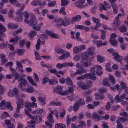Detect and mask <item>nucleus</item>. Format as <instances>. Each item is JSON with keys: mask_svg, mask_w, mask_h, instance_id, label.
<instances>
[{"mask_svg": "<svg viewBox=\"0 0 128 128\" xmlns=\"http://www.w3.org/2000/svg\"><path fill=\"white\" fill-rule=\"evenodd\" d=\"M102 68L99 65H94L92 67H91L90 71L92 74H86L84 75V79L86 78L91 80H96V78L95 76L96 72V74L99 76L102 75L103 73L100 70Z\"/></svg>", "mask_w": 128, "mask_h": 128, "instance_id": "f257e3e1", "label": "nucleus"}, {"mask_svg": "<svg viewBox=\"0 0 128 128\" xmlns=\"http://www.w3.org/2000/svg\"><path fill=\"white\" fill-rule=\"evenodd\" d=\"M30 23L31 26L33 27L34 30L38 31H39L40 30V27H41L43 25V24L41 23L40 24L39 27H37V22L36 21V17L35 15L33 14H31L30 16Z\"/></svg>", "mask_w": 128, "mask_h": 128, "instance_id": "f03ea898", "label": "nucleus"}, {"mask_svg": "<svg viewBox=\"0 0 128 128\" xmlns=\"http://www.w3.org/2000/svg\"><path fill=\"white\" fill-rule=\"evenodd\" d=\"M92 48L91 47L89 48L85 52L82 54L81 56L82 61H87L89 56L93 55L94 52L92 51Z\"/></svg>", "mask_w": 128, "mask_h": 128, "instance_id": "7ed1b4c3", "label": "nucleus"}, {"mask_svg": "<svg viewBox=\"0 0 128 128\" xmlns=\"http://www.w3.org/2000/svg\"><path fill=\"white\" fill-rule=\"evenodd\" d=\"M107 51L110 53L113 52L112 56H113L114 59L118 62L122 63L123 58L122 56L119 55L118 52H113L114 50L112 48L108 49Z\"/></svg>", "mask_w": 128, "mask_h": 128, "instance_id": "20e7f679", "label": "nucleus"}, {"mask_svg": "<svg viewBox=\"0 0 128 128\" xmlns=\"http://www.w3.org/2000/svg\"><path fill=\"white\" fill-rule=\"evenodd\" d=\"M64 19L66 21L65 22L64 20L62 21V23L60 24H57L56 25L57 27L58 28H61L62 26H63L64 27H67L68 25H70L73 22L72 20H71L70 18H64Z\"/></svg>", "mask_w": 128, "mask_h": 128, "instance_id": "39448f33", "label": "nucleus"}, {"mask_svg": "<svg viewBox=\"0 0 128 128\" xmlns=\"http://www.w3.org/2000/svg\"><path fill=\"white\" fill-rule=\"evenodd\" d=\"M85 104V102L84 99L80 98L78 102L74 103V111L76 112L78 110L79 108L81 106H84Z\"/></svg>", "mask_w": 128, "mask_h": 128, "instance_id": "423d86ee", "label": "nucleus"}, {"mask_svg": "<svg viewBox=\"0 0 128 128\" xmlns=\"http://www.w3.org/2000/svg\"><path fill=\"white\" fill-rule=\"evenodd\" d=\"M107 91V90L106 88H100L98 90L100 93H97L95 94V95L96 97V99L97 100L100 99L101 100L104 99V96L102 94L105 93Z\"/></svg>", "mask_w": 128, "mask_h": 128, "instance_id": "0eeeda50", "label": "nucleus"}, {"mask_svg": "<svg viewBox=\"0 0 128 128\" xmlns=\"http://www.w3.org/2000/svg\"><path fill=\"white\" fill-rule=\"evenodd\" d=\"M24 7V5H23L22 8L20 10H18L16 12V14L18 17H16L15 18V20L17 22H20L22 21L23 19V13L22 11Z\"/></svg>", "mask_w": 128, "mask_h": 128, "instance_id": "6e6552de", "label": "nucleus"}, {"mask_svg": "<svg viewBox=\"0 0 128 128\" xmlns=\"http://www.w3.org/2000/svg\"><path fill=\"white\" fill-rule=\"evenodd\" d=\"M3 106H4L5 108H8L11 111L13 109V108L12 106L11 103L9 102L6 103L4 100H2L0 103V107H2Z\"/></svg>", "mask_w": 128, "mask_h": 128, "instance_id": "1a4fd4ad", "label": "nucleus"}, {"mask_svg": "<svg viewBox=\"0 0 128 128\" xmlns=\"http://www.w3.org/2000/svg\"><path fill=\"white\" fill-rule=\"evenodd\" d=\"M25 106L27 109L30 112L32 111L31 108H34L35 107L37 108V103L34 102L31 103L29 102H26L25 103Z\"/></svg>", "mask_w": 128, "mask_h": 128, "instance_id": "9d476101", "label": "nucleus"}, {"mask_svg": "<svg viewBox=\"0 0 128 128\" xmlns=\"http://www.w3.org/2000/svg\"><path fill=\"white\" fill-rule=\"evenodd\" d=\"M77 84L79 87L83 90H86L90 88L89 85H86L82 82H78Z\"/></svg>", "mask_w": 128, "mask_h": 128, "instance_id": "9b49d317", "label": "nucleus"}, {"mask_svg": "<svg viewBox=\"0 0 128 128\" xmlns=\"http://www.w3.org/2000/svg\"><path fill=\"white\" fill-rule=\"evenodd\" d=\"M27 82V81L26 79L22 77L20 78L18 80V83L19 84L18 86V88H21L23 86H25Z\"/></svg>", "mask_w": 128, "mask_h": 128, "instance_id": "f8f14e48", "label": "nucleus"}, {"mask_svg": "<svg viewBox=\"0 0 128 128\" xmlns=\"http://www.w3.org/2000/svg\"><path fill=\"white\" fill-rule=\"evenodd\" d=\"M18 100L17 104V109L16 110V112L18 113L20 112V110L23 108L24 104V101L22 99H19Z\"/></svg>", "mask_w": 128, "mask_h": 128, "instance_id": "ddd939ff", "label": "nucleus"}, {"mask_svg": "<svg viewBox=\"0 0 128 128\" xmlns=\"http://www.w3.org/2000/svg\"><path fill=\"white\" fill-rule=\"evenodd\" d=\"M6 31V29L4 27L2 24L0 23V34L2 37L5 38L6 35L5 34L3 33V32H5Z\"/></svg>", "mask_w": 128, "mask_h": 128, "instance_id": "4468645a", "label": "nucleus"}, {"mask_svg": "<svg viewBox=\"0 0 128 128\" xmlns=\"http://www.w3.org/2000/svg\"><path fill=\"white\" fill-rule=\"evenodd\" d=\"M63 55L59 57L58 59L59 60H62L65 58H69L70 56V53L68 52H65L62 53Z\"/></svg>", "mask_w": 128, "mask_h": 128, "instance_id": "2eb2a0df", "label": "nucleus"}, {"mask_svg": "<svg viewBox=\"0 0 128 128\" xmlns=\"http://www.w3.org/2000/svg\"><path fill=\"white\" fill-rule=\"evenodd\" d=\"M62 86H58L54 89V92L55 93H57L60 95L62 90Z\"/></svg>", "mask_w": 128, "mask_h": 128, "instance_id": "dca6fc26", "label": "nucleus"}, {"mask_svg": "<svg viewBox=\"0 0 128 128\" xmlns=\"http://www.w3.org/2000/svg\"><path fill=\"white\" fill-rule=\"evenodd\" d=\"M54 114V111L53 110H51V112L49 114L47 118L48 120L50 121V122L51 123H54V120L53 119V115Z\"/></svg>", "mask_w": 128, "mask_h": 128, "instance_id": "f3484780", "label": "nucleus"}, {"mask_svg": "<svg viewBox=\"0 0 128 128\" xmlns=\"http://www.w3.org/2000/svg\"><path fill=\"white\" fill-rule=\"evenodd\" d=\"M55 50L56 53L58 54H62V53L65 52V50H64L62 49V48L58 46H57Z\"/></svg>", "mask_w": 128, "mask_h": 128, "instance_id": "a211bd4d", "label": "nucleus"}, {"mask_svg": "<svg viewBox=\"0 0 128 128\" xmlns=\"http://www.w3.org/2000/svg\"><path fill=\"white\" fill-rule=\"evenodd\" d=\"M37 32L35 31H31L28 34V36L30 37V39L31 40H32L34 38V36L37 34Z\"/></svg>", "mask_w": 128, "mask_h": 128, "instance_id": "6ab92c4d", "label": "nucleus"}, {"mask_svg": "<svg viewBox=\"0 0 128 128\" xmlns=\"http://www.w3.org/2000/svg\"><path fill=\"white\" fill-rule=\"evenodd\" d=\"M119 16L118 15L116 17L114 22V25L116 27L120 25V22L119 21Z\"/></svg>", "mask_w": 128, "mask_h": 128, "instance_id": "aec40b11", "label": "nucleus"}, {"mask_svg": "<svg viewBox=\"0 0 128 128\" xmlns=\"http://www.w3.org/2000/svg\"><path fill=\"white\" fill-rule=\"evenodd\" d=\"M24 16L25 19L24 20V22L26 24H28L29 21L28 19L29 18V16L28 12L27 11L24 12Z\"/></svg>", "mask_w": 128, "mask_h": 128, "instance_id": "412c9836", "label": "nucleus"}, {"mask_svg": "<svg viewBox=\"0 0 128 128\" xmlns=\"http://www.w3.org/2000/svg\"><path fill=\"white\" fill-rule=\"evenodd\" d=\"M81 19V16L79 15H76V16L72 18V20H73V22H78L80 21Z\"/></svg>", "mask_w": 128, "mask_h": 128, "instance_id": "4be33fe9", "label": "nucleus"}, {"mask_svg": "<svg viewBox=\"0 0 128 128\" xmlns=\"http://www.w3.org/2000/svg\"><path fill=\"white\" fill-rule=\"evenodd\" d=\"M65 84L69 86H72L73 85L72 81L69 77H68L66 78Z\"/></svg>", "mask_w": 128, "mask_h": 128, "instance_id": "5701e85b", "label": "nucleus"}, {"mask_svg": "<svg viewBox=\"0 0 128 128\" xmlns=\"http://www.w3.org/2000/svg\"><path fill=\"white\" fill-rule=\"evenodd\" d=\"M92 42L94 44H96L98 48L102 46V41L101 40H94L92 41Z\"/></svg>", "mask_w": 128, "mask_h": 128, "instance_id": "b1692460", "label": "nucleus"}, {"mask_svg": "<svg viewBox=\"0 0 128 128\" xmlns=\"http://www.w3.org/2000/svg\"><path fill=\"white\" fill-rule=\"evenodd\" d=\"M92 117L93 119H95L96 121H98L100 120V116L96 113H93Z\"/></svg>", "mask_w": 128, "mask_h": 128, "instance_id": "393cba45", "label": "nucleus"}, {"mask_svg": "<svg viewBox=\"0 0 128 128\" xmlns=\"http://www.w3.org/2000/svg\"><path fill=\"white\" fill-rule=\"evenodd\" d=\"M25 50L24 49H17L16 50V52H17L19 56H22L24 54Z\"/></svg>", "mask_w": 128, "mask_h": 128, "instance_id": "a878e982", "label": "nucleus"}, {"mask_svg": "<svg viewBox=\"0 0 128 128\" xmlns=\"http://www.w3.org/2000/svg\"><path fill=\"white\" fill-rule=\"evenodd\" d=\"M27 79L32 85L36 86H37V84L32 80L31 77L28 76L27 78Z\"/></svg>", "mask_w": 128, "mask_h": 128, "instance_id": "bb28decb", "label": "nucleus"}, {"mask_svg": "<svg viewBox=\"0 0 128 128\" xmlns=\"http://www.w3.org/2000/svg\"><path fill=\"white\" fill-rule=\"evenodd\" d=\"M62 105V104L60 102H51L49 104L50 106H60Z\"/></svg>", "mask_w": 128, "mask_h": 128, "instance_id": "cd10ccee", "label": "nucleus"}, {"mask_svg": "<svg viewBox=\"0 0 128 128\" xmlns=\"http://www.w3.org/2000/svg\"><path fill=\"white\" fill-rule=\"evenodd\" d=\"M38 100L42 106H44L46 104L45 99L42 96H39L38 98Z\"/></svg>", "mask_w": 128, "mask_h": 128, "instance_id": "c85d7f7f", "label": "nucleus"}, {"mask_svg": "<svg viewBox=\"0 0 128 128\" xmlns=\"http://www.w3.org/2000/svg\"><path fill=\"white\" fill-rule=\"evenodd\" d=\"M111 6L112 7L114 12L115 14H117L118 12V6L115 4H112Z\"/></svg>", "mask_w": 128, "mask_h": 128, "instance_id": "c756f323", "label": "nucleus"}, {"mask_svg": "<svg viewBox=\"0 0 128 128\" xmlns=\"http://www.w3.org/2000/svg\"><path fill=\"white\" fill-rule=\"evenodd\" d=\"M102 85L104 86H107L109 87L110 86V84L108 82V79H105L103 80L102 81Z\"/></svg>", "mask_w": 128, "mask_h": 128, "instance_id": "7c9ffc66", "label": "nucleus"}, {"mask_svg": "<svg viewBox=\"0 0 128 128\" xmlns=\"http://www.w3.org/2000/svg\"><path fill=\"white\" fill-rule=\"evenodd\" d=\"M8 27L9 28L16 29L18 28V26L17 25L11 24H8Z\"/></svg>", "mask_w": 128, "mask_h": 128, "instance_id": "2f4dec72", "label": "nucleus"}, {"mask_svg": "<svg viewBox=\"0 0 128 128\" xmlns=\"http://www.w3.org/2000/svg\"><path fill=\"white\" fill-rule=\"evenodd\" d=\"M127 28L124 26H122L119 28V30L122 32H126L127 31Z\"/></svg>", "mask_w": 128, "mask_h": 128, "instance_id": "473e14b6", "label": "nucleus"}, {"mask_svg": "<svg viewBox=\"0 0 128 128\" xmlns=\"http://www.w3.org/2000/svg\"><path fill=\"white\" fill-rule=\"evenodd\" d=\"M81 62L82 63V66L85 68H87L88 66H90L92 65V64H91V63L88 64L87 61H82V60Z\"/></svg>", "mask_w": 128, "mask_h": 128, "instance_id": "72a5a7b5", "label": "nucleus"}, {"mask_svg": "<svg viewBox=\"0 0 128 128\" xmlns=\"http://www.w3.org/2000/svg\"><path fill=\"white\" fill-rule=\"evenodd\" d=\"M61 5L62 6H67L69 4V2L66 0H61Z\"/></svg>", "mask_w": 128, "mask_h": 128, "instance_id": "f704fd0d", "label": "nucleus"}, {"mask_svg": "<svg viewBox=\"0 0 128 128\" xmlns=\"http://www.w3.org/2000/svg\"><path fill=\"white\" fill-rule=\"evenodd\" d=\"M100 31L102 33L101 35V38L102 40H104L106 38V32L102 30H100Z\"/></svg>", "mask_w": 128, "mask_h": 128, "instance_id": "c9c22d12", "label": "nucleus"}, {"mask_svg": "<svg viewBox=\"0 0 128 128\" xmlns=\"http://www.w3.org/2000/svg\"><path fill=\"white\" fill-rule=\"evenodd\" d=\"M28 122L29 124L28 126L29 127L31 128H34L35 127V125H33L35 124V122L34 120H32Z\"/></svg>", "mask_w": 128, "mask_h": 128, "instance_id": "e433bc0d", "label": "nucleus"}, {"mask_svg": "<svg viewBox=\"0 0 128 128\" xmlns=\"http://www.w3.org/2000/svg\"><path fill=\"white\" fill-rule=\"evenodd\" d=\"M19 40V38L18 36H16L15 38V39L13 38L10 40V43L14 42V44H16L18 42Z\"/></svg>", "mask_w": 128, "mask_h": 128, "instance_id": "4c0bfd02", "label": "nucleus"}, {"mask_svg": "<svg viewBox=\"0 0 128 128\" xmlns=\"http://www.w3.org/2000/svg\"><path fill=\"white\" fill-rule=\"evenodd\" d=\"M110 42L112 45L113 46H116L118 44V42L117 40H112L110 39Z\"/></svg>", "mask_w": 128, "mask_h": 128, "instance_id": "58836bf2", "label": "nucleus"}, {"mask_svg": "<svg viewBox=\"0 0 128 128\" xmlns=\"http://www.w3.org/2000/svg\"><path fill=\"white\" fill-rule=\"evenodd\" d=\"M66 8L63 7L60 10L59 13L65 16L66 15V13L65 11Z\"/></svg>", "mask_w": 128, "mask_h": 128, "instance_id": "ea45409f", "label": "nucleus"}, {"mask_svg": "<svg viewBox=\"0 0 128 128\" xmlns=\"http://www.w3.org/2000/svg\"><path fill=\"white\" fill-rule=\"evenodd\" d=\"M109 78L110 82L113 84H114L115 83L116 81L114 77L110 75L109 76Z\"/></svg>", "mask_w": 128, "mask_h": 128, "instance_id": "a19ab883", "label": "nucleus"}, {"mask_svg": "<svg viewBox=\"0 0 128 128\" xmlns=\"http://www.w3.org/2000/svg\"><path fill=\"white\" fill-rule=\"evenodd\" d=\"M40 0H38L37 1H33L32 2L31 4L33 6H36L40 5Z\"/></svg>", "mask_w": 128, "mask_h": 128, "instance_id": "79ce46f5", "label": "nucleus"}, {"mask_svg": "<svg viewBox=\"0 0 128 128\" xmlns=\"http://www.w3.org/2000/svg\"><path fill=\"white\" fill-rule=\"evenodd\" d=\"M98 6H97L94 5L93 7L91 9V10L92 13L94 14H96V11L97 9Z\"/></svg>", "mask_w": 128, "mask_h": 128, "instance_id": "37998d69", "label": "nucleus"}, {"mask_svg": "<svg viewBox=\"0 0 128 128\" xmlns=\"http://www.w3.org/2000/svg\"><path fill=\"white\" fill-rule=\"evenodd\" d=\"M97 61L98 62L102 63L103 62L104 58L100 55H98L97 56Z\"/></svg>", "mask_w": 128, "mask_h": 128, "instance_id": "c03bdc74", "label": "nucleus"}, {"mask_svg": "<svg viewBox=\"0 0 128 128\" xmlns=\"http://www.w3.org/2000/svg\"><path fill=\"white\" fill-rule=\"evenodd\" d=\"M19 92V90L17 88H14L12 92L13 96H15L16 94H18Z\"/></svg>", "mask_w": 128, "mask_h": 128, "instance_id": "a18cd8bd", "label": "nucleus"}, {"mask_svg": "<svg viewBox=\"0 0 128 128\" xmlns=\"http://www.w3.org/2000/svg\"><path fill=\"white\" fill-rule=\"evenodd\" d=\"M34 88L32 86H29L26 90V91L28 92L32 93L34 92Z\"/></svg>", "mask_w": 128, "mask_h": 128, "instance_id": "49530a36", "label": "nucleus"}, {"mask_svg": "<svg viewBox=\"0 0 128 128\" xmlns=\"http://www.w3.org/2000/svg\"><path fill=\"white\" fill-rule=\"evenodd\" d=\"M56 67L59 69H61L62 68L65 67V63L62 64L58 63L56 64Z\"/></svg>", "mask_w": 128, "mask_h": 128, "instance_id": "de8ad7c7", "label": "nucleus"}, {"mask_svg": "<svg viewBox=\"0 0 128 128\" xmlns=\"http://www.w3.org/2000/svg\"><path fill=\"white\" fill-rule=\"evenodd\" d=\"M8 114L7 112H4V114H2L1 117V119H4L7 118L8 117Z\"/></svg>", "mask_w": 128, "mask_h": 128, "instance_id": "09e8293b", "label": "nucleus"}, {"mask_svg": "<svg viewBox=\"0 0 128 128\" xmlns=\"http://www.w3.org/2000/svg\"><path fill=\"white\" fill-rule=\"evenodd\" d=\"M49 78L47 77L43 78L42 84H45L46 83L48 82Z\"/></svg>", "mask_w": 128, "mask_h": 128, "instance_id": "8fccbe9b", "label": "nucleus"}, {"mask_svg": "<svg viewBox=\"0 0 128 128\" xmlns=\"http://www.w3.org/2000/svg\"><path fill=\"white\" fill-rule=\"evenodd\" d=\"M14 11L13 10H10L8 14V16L9 17H10L11 19L14 20V17L13 16V13Z\"/></svg>", "mask_w": 128, "mask_h": 128, "instance_id": "3c124183", "label": "nucleus"}, {"mask_svg": "<svg viewBox=\"0 0 128 128\" xmlns=\"http://www.w3.org/2000/svg\"><path fill=\"white\" fill-rule=\"evenodd\" d=\"M70 118V116L69 115H68L66 118V124L68 126L70 124L71 121H72L71 118Z\"/></svg>", "mask_w": 128, "mask_h": 128, "instance_id": "603ef678", "label": "nucleus"}, {"mask_svg": "<svg viewBox=\"0 0 128 128\" xmlns=\"http://www.w3.org/2000/svg\"><path fill=\"white\" fill-rule=\"evenodd\" d=\"M55 128H66L65 126L62 124H57L55 125Z\"/></svg>", "mask_w": 128, "mask_h": 128, "instance_id": "864d4df0", "label": "nucleus"}, {"mask_svg": "<svg viewBox=\"0 0 128 128\" xmlns=\"http://www.w3.org/2000/svg\"><path fill=\"white\" fill-rule=\"evenodd\" d=\"M84 125H86L85 122L84 121H80L79 122V124L78 125V128H82Z\"/></svg>", "mask_w": 128, "mask_h": 128, "instance_id": "5fc2aeb1", "label": "nucleus"}, {"mask_svg": "<svg viewBox=\"0 0 128 128\" xmlns=\"http://www.w3.org/2000/svg\"><path fill=\"white\" fill-rule=\"evenodd\" d=\"M120 84L122 88L124 90H125L128 88L126 84L124 82H120Z\"/></svg>", "mask_w": 128, "mask_h": 128, "instance_id": "6e6d98bb", "label": "nucleus"}, {"mask_svg": "<svg viewBox=\"0 0 128 128\" xmlns=\"http://www.w3.org/2000/svg\"><path fill=\"white\" fill-rule=\"evenodd\" d=\"M99 16L100 18L103 19H104L106 20H108L109 19V18L107 16H105L103 14H100Z\"/></svg>", "mask_w": 128, "mask_h": 128, "instance_id": "4d7b16f0", "label": "nucleus"}, {"mask_svg": "<svg viewBox=\"0 0 128 128\" xmlns=\"http://www.w3.org/2000/svg\"><path fill=\"white\" fill-rule=\"evenodd\" d=\"M34 54L36 56V60H41V58L38 52H37L36 51H35V52Z\"/></svg>", "mask_w": 128, "mask_h": 128, "instance_id": "13d9d810", "label": "nucleus"}, {"mask_svg": "<svg viewBox=\"0 0 128 128\" xmlns=\"http://www.w3.org/2000/svg\"><path fill=\"white\" fill-rule=\"evenodd\" d=\"M121 98L118 95H116L114 98L115 101L116 102H120L122 101Z\"/></svg>", "mask_w": 128, "mask_h": 128, "instance_id": "bf43d9fd", "label": "nucleus"}, {"mask_svg": "<svg viewBox=\"0 0 128 128\" xmlns=\"http://www.w3.org/2000/svg\"><path fill=\"white\" fill-rule=\"evenodd\" d=\"M84 3V0H80L79 2H78L77 4H78V5H77L76 4V6L78 8H80V4L83 5Z\"/></svg>", "mask_w": 128, "mask_h": 128, "instance_id": "052dcab7", "label": "nucleus"}, {"mask_svg": "<svg viewBox=\"0 0 128 128\" xmlns=\"http://www.w3.org/2000/svg\"><path fill=\"white\" fill-rule=\"evenodd\" d=\"M56 82L57 83L58 82H56L55 80L53 79H49L48 82L51 85L54 84Z\"/></svg>", "mask_w": 128, "mask_h": 128, "instance_id": "680f3d73", "label": "nucleus"}, {"mask_svg": "<svg viewBox=\"0 0 128 128\" xmlns=\"http://www.w3.org/2000/svg\"><path fill=\"white\" fill-rule=\"evenodd\" d=\"M34 75L35 81L36 82H38L39 81V78L38 75L35 73H34Z\"/></svg>", "mask_w": 128, "mask_h": 128, "instance_id": "e2e57ef3", "label": "nucleus"}, {"mask_svg": "<svg viewBox=\"0 0 128 128\" xmlns=\"http://www.w3.org/2000/svg\"><path fill=\"white\" fill-rule=\"evenodd\" d=\"M56 1H53L51 3H48V6L49 7H52L55 6L56 4Z\"/></svg>", "mask_w": 128, "mask_h": 128, "instance_id": "0e129e2a", "label": "nucleus"}, {"mask_svg": "<svg viewBox=\"0 0 128 128\" xmlns=\"http://www.w3.org/2000/svg\"><path fill=\"white\" fill-rule=\"evenodd\" d=\"M49 71L51 74H54L55 75L57 74V71L56 70L52 68L50 69Z\"/></svg>", "mask_w": 128, "mask_h": 128, "instance_id": "69168bd1", "label": "nucleus"}, {"mask_svg": "<svg viewBox=\"0 0 128 128\" xmlns=\"http://www.w3.org/2000/svg\"><path fill=\"white\" fill-rule=\"evenodd\" d=\"M84 28V26L82 25H76L75 26V28L76 29L83 30Z\"/></svg>", "mask_w": 128, "mask_h": 128, "instance_id": "338daca9", "label": "nucleus"}, {"mask_svg": "<svg viewBox=\"0 0 128 128\" xmlns=\"http://www.w3.org/2000/svg\"><path fill=\"white\" fill-rule=\"evenodd\" d=\"M26 40H22L19 42V45L21 47H23L25 44L26 43Z\"/></svg>", "mask_w": 128, "mask_h": 128, "instance_id": "774afa93", "label": "nucleus"}]
</instances>
